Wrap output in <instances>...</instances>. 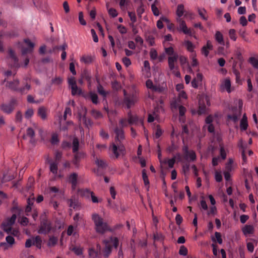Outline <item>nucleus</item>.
I'll list each match as a JSON object with an SVG mask.
<instances>
[{
  "label": "nucleus",
  "instance_id": "bf43d9fd",
  "mask_svg": "<svg viewBox=\"0 0 258 258\" xmlns=\"http://www.w3.org/2000/svg\"><path fill=\"white\" fill-rule=\"evenodd\" d=\"M151 10H152V11L153 14L155 16H158L159 15V14H160L159 11L158 9L157 8V7L156 6L155 4H153L151 5Z\"/></svg>",
  "mask_w": 258,
  "mask_h": 258
},
{
  "label": "nucleus",
  "instance_id": "a211bd4d",
  "mask_svg": "<svg viewBox=\"0 0 258 258\" xmlns=\"http://www.w3.org/2000/svg\"><path fill=\"white\" fill-rule=\"evenodd\" d=\"M78 174L76 173L71 174L69 177V181L72 183V187L75 188L77 184Z\"/></svg>",
  "mask_w": 258,
  "mask_h": 258
},
{
  "label": "nucleus",
  "instance_id": "f257e3e1",
  "mask_svg": "<svg viewBox=\"0 0 258 258\" xmlns=\"http://www.w3.org/2000/svg\"><path fill=\"white\" fill-rule=\"evenodd\" d=\"M119 126H115L113 130L115 134V141L112 144L111 150L114 154L115 158L119 156L118 150L120 153L125 151L124 141L125 140L124 127L128 124V119L126 118H121L119 121Z\"/></svg>",
  "mask_w": 258,
  "mask_h": 258
},
{
  "label": "nucleus",
  "instance_id": "393cba45",
  "mask_svg": "<svg viewBox=\"0 0 258 258\" xmlns=\"http://www.w3.org/2000/svg\"><path fill=\"white\" fill-rule=\"evenodd\" d=\"M98 84L97 86L98 93L102 95L104 98L106 97L108 92L104 90L103 87L100 84L99 80H97Z\"/></svg>",
  "mask_w": 258,
  "mask_h": 258
},
{
  "label": "nucleus",
  "instance_id": "052dcab7",
  "mask_svg": "<svg viewBox=\"0 0 258 258\" xmlns=\"http://www.w3.org/2000/svg\"><path fill=\"white\" fill-rule=\"evenodd\" d=\"M117 29L119 33L121 34H125L127 32L126 28L122 25H118L117 26Z\"/></svg>",
  "mask_w": 258,
  "mask_h": 258
},
{
  "label": "nucleus",
  "instance_id": "8fccbe9b",
  "mask_svg": "<svg viewBox=\"0 0 258 258\" xmlns=\"http://www.w3.org/2000/svg\"><path fill=\"white\" fill-rule=\"evenodd\" d=\"M150 56L151 59H156L158 57L157 51L155 49L152 48L150 51Z\"/></svg>",
  "mask_w": 258,
  "mask_h": 258
},
{
  "label": "nucleus",
  "instance_id": "4d7b16f0",
  "mask_svg": "<svg viewBox=\"0 0 258 258\" xmlns=\"http://www.w3.org/2000/svg\"><path fill=\"white\" fill-rule=\"evenodd\" d=\"M88 252L90 258H96L98 255V252L93 248H89Z\"/></svg>",
  "mask_w": 258,
  "mask_h": 258
},
{
  "label": "nucleus",
  "instance_id": "0eeeda50",
  "mask_svg": "<svg viewBox=\"0 0 258 258\" xmlns=\"http://www.w3.org/2000/svg\"><path fill=\"white\" fill-rule=\"evenodd\" d=\"M73 153L74 155L72 160V162L75 165L76 168H79L80 166V162L82 159L85 157L86 154L84 152L82 151H77Z\"/></svg>",
  "mask_w": 258,
  "mask_h": 258
},
{
  "label": "nucleus",
  "instance_id": "f8f14e48",
  "mask_svg": "<svg viewBox=\"0 0 258 258\" xmlns=\"http://www.w3.org/2000/svg\"><path fill=\"white\" fill-rule=\"evenodd\" d=\"M128 123L129 125L138 124H140L143 125V120L142 118H140L138 116L135 115L130 119H128Z\"/></svg>",
  "mask_w": 258,
  "mask_h": 258
},
{
  "label": "nucleus",
  "instance_id": "58836bf2",
  "mask_svg": "<svg viewBox=\"0 0 258 258\" xmlns=\"http://www.w3.org/2000/svg\"><path fill=\"white\" fill-rule=\"evenodd\" d=\"M71 90H72V94L73 95H75L77 94L80 95L82 93L81 89H79L78 88V86L77 85L72 86Z\"/></svg>",
  "mask_w": 258,
  "mask_h": 258
},
{
  "label": "nucleus",
  "instance_id": "9b49d317",
  "mask_svg": "<svg viewBox=\"0 0 258 258\" xmlns=\"http://www.w3.org/2000/svg\"><path fill=\"white\" fill-rule=\"evenodd\" d=\"M47 162L49 164V169L51 172L54 175L57 173L58 164L57 161H53L50 159H47Z\"/></svg>",
  "mask_w": 258,
  "mask_h": 258
},
{
  "label": "nucleus",
  "instance_id": "338daca9",
  "mask_svg": "<svg viewBox=\"0 0 258 258\" xmlns=\"http://www.w3.org/2000/svg\"><path fill=\"white\" fill-rule=\"evenodd\" d=\"M215 178L217 182H220L222 180V176L220 172L216 171L215 173Z\"/></svg>",
  "mask_w": 258,
  "mask_h": 258
},
{
  "label": "nucleus",
  "instance_id": "4c0bfd02",
  "mask_svg": "<svg viewBox=\"0 0 258 258\" xmlns=\"http://www.w3.org/2000/svg\"><path fill=\"white\" fill-rule=\"evenodd\" d=\"M199 15L204 20H207L208 17L206 16V14H207V11L204 8L203 9H198V10Z\"/></svg>",
  "mask_w": 258,
  "mask_h": 258
},
{
  "label": "nucleus",
  "instance_id": "a878e982",
  "mask_svg": "<svg viewBox=\"0 0 258 258\" xmlns=\"http://www.w3.org/2000/svg\"><path fill=\"white\" fill-rule=\"evenodd\" d=\"M79 148V142L77 138L75 137L73 140L72 150L73 153L78 151Z\"/></svg>",
  "mask_w": 258,
  "mask_h": 258
},
{
  "label": "nucleus",
  "instance_id": "6e6d98bb",
  "mask_svg": "<svg viewBox=\"0 0 258 258\" xmlns=\"http://www.w3.org/2000/svg\"><path fill=\"white\" fill-rule=\"evenodd\" d=\"M187 249L184 245H181L179 250V254L181 255L185 256L187 254Z\"/></svg>",
  "mask_w": 258,
  "mask_h": 258
},
{
  "label": "nucleus",
  "instance_id": "20e7f679",
  "mask_svg": "<svg viewBox=\"0 0 258 258\" xmlns=\"http://www.w3.org/2000/svg\"><path fill=\"white\" fill-rule=\"evenodd\" d=\"M40 223L38 230V233L40 234H47L52 229V222L49 220L44 214L40 218Z\"/></svg>",
  "mask_w": 258,
  "mask_h": 258
},
{
  "label": "nucleus",
  "instance_id": "c03bdc74",
  "mask_svg": "<svg viewBox=\"0 0 258 258\" xmlns=\"http://www.w3.org/2000/svg\"><path fill=\"white\" fill-rule=\"evenodd\" d=\"M68 203L69 207L76 209L78 206V202L77 201L73 200L72 199H69Z\"/></svg>",
  "mask_w": 258,
  "mask_h": 258
},
{
  "label": "nucleus",
  "instance_id": "72a5a7b5",
  "mask_svg": "<svg viewBox=\"0 0 258 258\" xmlns=\"http://www.w3.org/2000/svg\"><path fill=\"white\" fill-rule=\"evenodd\" d=\"M82 77L86 80L88 82H90L91 80V75L90 72L88 70H85L82 74Z\"/></svg>",
  "mask_w": 258,
  "mask_h": 258
},
{
  "label": "nucleus",
  "instance_id": "b1692460",
  "mask_svg": "<svg viewBox=\"0 0 258 258\" xmlns=\"http://www.w3.org/2000/svg\"><path fill=\"white\" fill-rule=\"evenodd\" d=\"M79 117L80 119H82L83 123L87 127L89 128L90 126L92 125V122L91 119L87 118L85 114L82 116L81 115V114H79Z\"/></svg>",
  "mask_w": 258,
  "mask_h": 258
},
{
  "label": "nucleus",
  "instance_id": "0e129e2a",
  "mask_svg": "<svg viewBox=\"0 0 258 258\" xmlns=\"http://www.w3.org/2000/svg\"><path fill=\"white\" fill-rule=\"evenodd\" d=\"M27 135L30 137L31 139L34 138L35 136V132L34 130L31 127H28L26 131Z\"/></svg>",
  "mask_w": 258,
  "mask_h": 258
},
{
  "label": "nucleus",
  "instance_id": "7ed1b4c3",
  "mask_svg": "<svg viewBox=\"0 0 258 258\" xmlns=\"http://www.w3.org/2000/svg\"><path fill=\"white\" fill-rule=\"evenodd\" d=\"M110 242L113 244V246L116 249L119 244L118 238L116 237L111 236L109 237V239L103 240V243L105 245L103 249V254L105 258H108L112 252V246L109 244Z\"/></svg>",
  "mask_w": 258,
  "mask_h": 258
},
{
  "label": "nucleus",
  "instance_id": "79ce46f5",
  "mask_svg": "<svg viewBox=\"0 0 258 258\" xmlns=\"http://www.w3.org/2000/svg\"><path fill=\"white\" fill-rule=\"evenodd\" d=\"M50 191L54 193H57L61 197L64 196V191L58 189L55 186H52L50 188Z\"/></svg>",
  "mask_w": 258,
  "mask_h": 258
},
{
  "label": "nucleus",
  "instance_id": "4be33fe9",
  "mask_svg": "<svg viewBox=\"0 0 258 258\" xmlns=\"http://www.w3.org/2000/svg\"><path fill=\"white\" fill-rule=\"evenodd\" d=\"M179 121L181 122H184L185 121V117L184 114L186 111V109L183 106H179Z\"/></svg>",
  "mask_w": 258,
  "mask_h": 258
},
{
  "label": "nucleus",
  "instance_id": "7c9ffc66",
  "mask_svg": "<svg viewBox=\"0 0 258 258\" xmlns=\"http://www.w3.org/2000/svg\"><path fill=\"white\" fill-rule=\"evenodd\" d=\"M58 241V239L55 236H50L47 242V245L49 247H53L56 245Z\"/></svg>",
  "mask_w": 258,
  "mask_h": 258
},
{
  "label": "nucleus",
  "instance_id": "ddd939ff",
  "mask_svg": "<svg viewBox=\"0 0 258 258\" xmlns=\"http://www.w3.org/2000/svg\"><path fill=\"white\" fill-rule=\"evenodd\" d=\"M6 242H1L0 243V246H4L5 248H8V245L9 244L10 246H11L15 243V239L14 238L11 236L8 235L6 237Z\"/></svg>",
  "mask_w": 258,
  "mask_h": 258
},
{
  "label": "nucleus",
  "instance_id": "2f4dec72",
  "mask_svg": "<svg viewBox=\"0 0 258 258\" xmlns=\"http://www.w3.org/2000/svg\"><path fill=\"white\" fill-rule=\"evenodd\" d=\"M41 238L39 236H36L33 240V244L35 245L38 249H40L41 248Z\"/></svg>",
  "mask_w": 258,
  "mask_h": 258
},
{
  "label": "nucleus",
  "instance_id": "412c9836",
  "mask_svg": "<svg viewBox=\"0 0 258 258\" xmlns=\"http://www.w3.org/2000/svg\"><path fill=\"white\" fill-rule=\"evenodd\" d=\"M31 85L26 83L24 86L22 87H19L17 92L20 93L22 95L26 94L31 89Z\"/></svg>",
  "mask_w": 258,
  "mask_h": 258
},
{
  "label": "nucleus",
  "instance_id": "e2e57ef3",
  "mask_svg": "<svg viewBox=\"0 0 258 258\" xmlns=\"http://www.w3.org/2000/svg\"><path fill=\"white\" fill-rule=\"evenodd\" d=\"M128 15L132 22L136 23L137 22V17L135 12H128Z\"/></svg>",
  "mask_w": 258,
  "mask_h": 258
},
{
  "label": "nucleus",
  "instance_id": "f03ea898",
  "mask_svg": "<svg viewBox=\"0 0 258 258\" xmlns=\"http://www.w3.org/2000/svg\"><path fill=\"white\" fill-rule=\"evenodd\" d=\"M92 219L97 233L103 234L107 231H109V227L106 222H103V219L98 214H92Z\"/></svg>",
  "mask_w": 258,
  "mask_h": 258
},
{
  "label": "nucleus",
  "instance_id": "e433bc0d",
  "mask_svg": "<svg viewBox=\"0 0 258 258\" xmlns=\"http://www.w3.org/2000/svg\"><path fill=\"white\" fill-rule=\"evenodd\" d=\"M89 96H90V98L91 100L93 103H94L95 104H97L98 103V96L96 93L91 92L89 93Z\"/></svg>",
  "mask_w": 258,
  "mask_h": 258
},
{
  "label": "nucleus",
  "instance_id": "3c124183",
  "mask_svg": "<svg viewBox=\"0 0 258 258\" xmlns=\"http://www.w3.org/2000/svg\"><path fill=\"white\" fill-rule=\"evenodd\" d=\"M93 191H91L89 189H85L83 190L82 195L84 197L88 199H90L91 194H92Z\"/></svg>",
  "mask_w": 258,
  "mask_h": 258
},
{
  "label": "nucleus",
  "instance_id": "423d86ee",
  "mask_svg": "<svg viewBox=\"0 0 258 258\" xmlns=\"http://www.w3.org/2000/svg\"><path fill=\"white\" fill-rule=\"evenodd\" d=\"M138 100L137 93L135 91L128 94L124 98L123 102L126 104L127 109H130Z\"/></svg>",
  "mask_w": 258,
  "mask_h": 258
},
{
  "label": "nucleus",
  "instance_id": "9d476101",
  "mask_svg": "<svg viewBox=\"0 0 258 258\" xmlns=\"http://www.w3.org/2000/svg\"><path fill=\"white\" fill-rule=\"evenodd\" d=\"M213 46L210 40H207L206 45H204L201 49L202 53L206 57H207L209 54V50H212Z\"/></svg>",
  "mask_w": 258,
  "mask_h": 258
},
{
  "label": "nucleus",
  "instance_id": "dca6fc26",
  "mask_svg": "<svg viewBox=\"0 0 258 258\" xmlns=\"http://www.w3.org/2000/svg\"><path fill=\"white\" fill-rule=\"evenodd\" d=\"M215 40L220 45H225L223 35L219 31H217L215 34Z\"/></svg>",
  "mask_w": 258,
  "mask_h": 258
},
{
  "label": "nucleus",
  "instance_id": "5fc2aeb1",
  "mask_svg": "<svg viewBox=\"0 0 258 258\" xmlns=\"http://www.w3.org/2000/svg\"><path fill=\"white\" fill-rule=\"evenodd\" d=\"M33 109L32 108H28L25 113V117L26 118L29 119L33 116Z\"/></svg>",
  "mask_w": 258,
  "mask_h": 258
},
{
  "label": "nucleus",
  "instance_id": "603ef678",
  "mask_svg": "<svg viewBox=\"0 0 258 258\" xmlns=\"http://www.w3.org/2000/svg\"><path fill=\"white\" fill-rule=\"evenodd\" d=\"M185 46L189 51L192 52L194 51V46L190 41L188 40L186 41L185 42Z\"/></svg>",
  "mask_w": 258,
  "mask_h": 258
},
{
  "label": "nucleus",
  "instance_id": "c85d7f7f",
  "mask_svg": "<svg viewBox=\"0 0 258 258\" xmlns=\"http://www.w3.org/2000/svg\"><path fill=\"white\" fill-rule=\"evenodd\" d=\"M238 113H235L233 114H228L227 117L229 119L232 120L234 122H236L239 119V116L240 115V111Z\"/></svg>",
  "mask_w": 258,
  "mask_h": 258
},
{
  "label": "nucleus",
  "instance_id": "49530a36",
  "mask_svg": "<svg viewBox=\"0 0 258 258\" xmlns=\"http://www.w3.org/2000/svg\"><path fill=\"white\" fill-rule=\"evenodd\" d=\"M59 139L58 138V135L56 134H53L52 135L51 139L50 142L52 145H56L59 143Z\"/></svg>",
  "mask_w": 258,
  "mask_h": 258
},
{
  "label": "nucleus",
  "instance_id": "6ab92c4d",
  "mask_svg": "<svg viewBox=\"0 0 258 258\" xmlns=\"http://www.w3.org/2000/svg\"><path fill=\"white\" fill-rule=\"evenodd\" d=\"M178 29L183 32L185 34L191 35L190 30L187 28L185 21L181 22V23L179 24Z\"/></svg>",
  "mask_w": 258,
  "mask_h": 258
},
{
  "label": "nucleus",
  "instance_id": "ea45409f",
  "mask_svg": "<svg viewBox=\"0 0 258 258\" xmlns=\"http://www.w3.org/2000/svg\"><path fill=\"white\" fill-rule=\"evenodd\" d=\"M81 61L86 64H89L93 61V57L91 56H83L81 58Z\"/></svg>",
  "mask_w": 258,
  "mask_h": 258
},
{
  "label": "nucleus",
  "instance_id": "f3484780",
  "mask_svg": "<svg viewBox=\"0 0 258 258\" xmlns=\"http://www.w3.org/2000/svg\"><path fill=\"white\" fill-rule=\"evenodd\" d=\"M0 108L3 112L7 114L11 113L14 109V107H13L9 103L2 104Z\"/></svg>",
  "mask_w": 258,
  "mask_h": 258
},
{
  "label": "nucleus",
  "instance_id": "69168bd1",
  "mask_svg": "<svg viewBox=\"0 0 258 258\" xmlns=\"http://www.w3.org/2000/svg\"><path fill=\"white\" fill-rule=\"evenodd\" d=\"M79 20L81 25L84 26L86 25V22L84 19L83 13L82 12H80L79 13Z\"/></svg>",
  "mask_w": 258,
  "mask_h": 258
},
{
  "label": "nucleus",
  "instance_id": "2eb2a0df",
  "mask_svg": "<svg viewBox=\"0 0 258 258\" xmlns=\"http://www.w3.org/2000/svg\"><path fill=\"white\" fill-rule=\"evenodd\" d=\"M242 231L245 236L252 234L254 233V227L252 225H246L242 228Z\"/></svg>",
  "mask_w": 258,
  "mask_h": 258
},
{
  "label": "nucleus",
  "instance_id": "cd10ccee",
  "mask_svg": "<svg viewBox=\"0 0 258 258\" xmlns=\"http://www.w3.org/2000/svg\"><path fill=\"white\" fill-rule=\"evenodd\" d=\"M196 154L195 152L192 150L190 151L189 152L184 155V158L186 160H187L189 159L191 161H195L196 159Z\"/></svg>",
  "mask_w": 258,
  "mask_h": 258
},
{
  "label": "nucleus",
  "instance_id": "4468645a",
  "mask_svg": "<svg viewBox=\"0 0 258 258\" xmlns=\"http://www.w3.org/2000/svg\"><path fill=\"white\" fill-rule=\"evenodd\" d=\"M20 84L19 80L15 79L13 81L8 82L7 86L11 89L17 91Z\"/></svg>",
  "mask_w": 258,
  "mask_h": 258
},
{
  "label": "nucleus",
  "instance_id": "c9c22d12",
  "mask_svg": "<svg viewBox=\"0 0 258 258\" xmlns=\"http://www.w3.org/2000/svg\"><path fill=\"white\" fill-rule=\"evenodd\" d=\"M165 53L169 56H174V55H178V54L175 52L174 49L172 47H165Z\"/></svg>",
  "mask_w": 258,
  "mask_h": 258
},
{
  "label": "nucleus",
  "instance_id": "a18cd8bd",
  "mask_svg": "<svg viewBox=\"0 0 258 258\" xmlns=\"http://www.w3.org/2000/svg\"><path fill=\"white\" fill-rule=\"evenodd\" d=\"M229 35L230 38L233 40L236 41L237 39L236 35V31L234 29H231L229 31Z\"/></svg>",
  "mask_w": 258,
  "mask_h": 258
},
{
  "label": "nucleus",
  "instance_id": "774afa93",
  "mask_svg": "<svg viewBox=\"0 0 258 258\" xmlns=\"http://www.w3.org/2000/svg\"><path fill=\"white\" fill-rule=\"evenodd\" d=\"M165 88L163 87L160 86V85H155L153 90L159 93H161L163 92Z\"/></svg>",
  "mask_w": 258,
  "mask_h": 258
},
{
  "label": "nucleus",
  "instance_id": "13d9d810",
  "mask_svg": "<svg viewBox=\"0 0 258 258\" xmlns=\"http://www.w3.org/2000/svg\"><path fill=\"white\" fill-rule=\"evenodd\" d=\"M238 146L240 148L242 149V156L243 159L244 160L246 158L245 155L244 154V149L245 147L243 145L242 140H240L238 143Z\"/></svg>",
  "mask_w": 258,
  "mask_h": 258
},
{
  "label": "nucleus",
  "instance_id": "a19ab883",
  "mask_svg": "<svg viewBox=\"0 0 258 258\" xmlns=\"http://www.w3.org/2000/svg\"><path fill=\"white\" fill-rule=\"evenodd\" d=\"M179 59L180 65L182 67H184L186 66H188L187 59L185 56L181 55L179 57Z\"/></svg>",
  "mask_w": 258,
  "mask_h": 258
},
{
  "label": "nucleus",
  "instance_id": "f704fd0d",
  "mask_svg": "<svg viewBox=\"0 0 258 258\" xmlns=\"http://www.w3.org/2000/svg\"><path fill=\"white\" fill-rule=\"evenodd\" d=\"M184 12V6L182 4L178 5L176 10L177 16L181 17L183 15Z\"/></svg>",
  "mask_w": 258,
  "mask_h": 258
},
{
  "label": "nucleus",
  "instance_id": "de8ad7c7",
  "mask_svg": "<svg viewBox=\"0 0 258 258\" xmlns=\"http://www.w3.org/2000/svg\"><path fill=\"white\" fill-rule=\"evenodd\" d=\"M248 126L247 121H245L244 119H241L240 122V127L241 131H245Z\"/></svg>",
  "mask_w": 258,
  "mask_h": 258
},
{
  "label": "nucleus",
  "instance_id": "1a4fd4ad",
  "mask_svg": "<svg viewBox=\"0 0 258 258\" xmlns=\"http://www.w3.org/2000/svg\"><path fill=\"white\" fill-rule=\"evenodd\" d=\"M9 54L10 58H11L12 61H13V63L11 66L15 68L19 67L20 64L18 62V58L15 55L14 51L12 49H10L9 50Z\"/></svg>",
  "mask_w": 258,
  "mask_h": 258
},
{
  "label": "nucleus",
  "instance_id": "473e14b6",
  "mask_svg": "<svg viewBox=\"0 0 258 258\" xmlns=\"http://www.w3.org/2000/svg\"><path fill=\"white\" fill-rule=\"evenodd\" d=\"M176 157L174 156L173 158L170 159H165L163 160L162 164H168L169 168H171L173 167L174 164L175 162Z\"/></svg>",
  "mask_w": 258,
  "mask_h": 258
},
{
  "label": "nucleus",
  "instance_id": "6e6552de",
  "mask_svg": "<svg viewBox=\"0 0 258 258\" xmlns=\"http://www.w3.org/2000/svg\"><path fill=\"white\" fill-rule=\"evenodd\" d=\"M178 58V55H174V56H169L168 57V64L170 71L177 69L178 67L175 65Z\"/></svg>",
  "mask_w": 258,
  "mask_h": 258
},
{
  "label": "nucleus",
  "instance_id": "39448f33",
  "mask_svg": "<svg viewBox=\"0 0 258 258\" xmlns=\"http://www.w3.org/2000/svg\"><path fill=\"white\" fill-rule=\"evenodd\" d=\"M16 219L17 215L15 214H13L10 218L5 219L2 223V229L9 234L12 231V226L15 224Z\"/></svg>",
  "mask_w": 258,
  "mask_h": 258
},
{
  "label": "nucleus",
  "instance_id": "5701e85b",
  "mask_svg": "<svg viewBox=\"0 0 258 258\" xmlns=\"http://www.w3.org/2000/svg\"><path fill=\"white\" fill-rule=\"evenodd\" d=\"M38 115L43 120H45L47 118L46 108L44 106L40 107L38 109Z\"/></svg>",
  "mask_w": 258,
  "mask_h": 258
},
{
  "label": "nucleus",
  "instance_id": "bb28decb",
  "mask_svg": "<svg viewBox=\"0 0 258 258\" xmlns=\"http://www.w3.org/2000/svg\"><path fill=\"white\" fill-rule=\"evenodd\" d=\"M95 164L100 168H105L107 166V164L105 160L96 158L95 160Z\"/></svg>",
  "mask_w": 258,
  "mask_h": 258
},
{
  "label": "nucleus",
  "instance_id": "680f3d73",
  "mask_svg": "<svg viewBox=\"0 0 258 258\" xmlns=\"http://www.w3.org/2000/svg\"><path fill=\"white\" fill-rule=\"evenodd\" d=\"M108 12L109 15L111 16L112 18L116 17L118 13L116 11V10L113 8H110L108 10Z\"/></svg>",
  "mask_w": 258,
  "mask_h": 258
},
{
  "label": "nucleus",
  "instance_id": "864d4df0",
  "mask_svg": "<svg viewBox=\"0 0 258 258\" xmlns=\"http://www.w3.org/2000/svg\"><path fill=\"white\" fill-rule=\"evenodd\" d=\"M14 178V175H8L6 174H4L3 177L2 179L3 183L9 181Z\"/></svg>",
  "mask_w": 258,
  "mask_h": 258
},
{
  "label": "nucleus",
  "instance_id": "37998d69",
  "mask_svg": "<svg viewBox=\"0 0 258 258\" xmlns=\"http://www.w3.org/2000/svg\"><path fill=\"white\" fill-rule=\"evenodd\" d=\"M249 62L254 69H258V59L254 57L249 58Z\"/></svg>",
  "mask_w": 258,
  "mask_h": 258
},
{
  "label": "nucleus",
  "instance_id": "09e8293b",
  "mask_svg": "<svg viewBox=\"0 0 258 258\" xmlns=\"http://www.w3.org/2000/svg\"><path fill=\"white\" fill-rule=\"evenodd\" d=\"M142 177L145 185H148L150 183L149 180L148 178V176L146 173L145 169H143L142 171Z\"/></svg>",
  "mask_w": 258,
  "mask_h": 258
},
{
  "label": "nucleus",
  "instance_id": "c756f323",
  "mask_svg": "<svg viewBox=\"0 0 258 258\" xmlns=\"http://www.w3.org/2000/svg\"><path fill=\"white\" fill-rule=\"evenodd\" d=\"M222 87L226 90L228 93L231 92V82L229 79H226L223 82Z\"/></svg>",
  "mask_w": 258,
  "mask_h": 258
},
{
  "label": "nucleus",
  "instance_id": "aec40b11",
  "mask_svg": "<svg viewBox=\"0 0 258 258\" xmlns=\"http://www.w3.org/2000/svg\"><path fill=\"white\" fill-rule=\"evenodd\" d=\"M206 112V106L203 100L200 99L199 102V109L198 113L199 114L201 115L205 113Z\"/></svg>",
  "mask_w": 258,
  "mask_h": 258
}]
</instances>
